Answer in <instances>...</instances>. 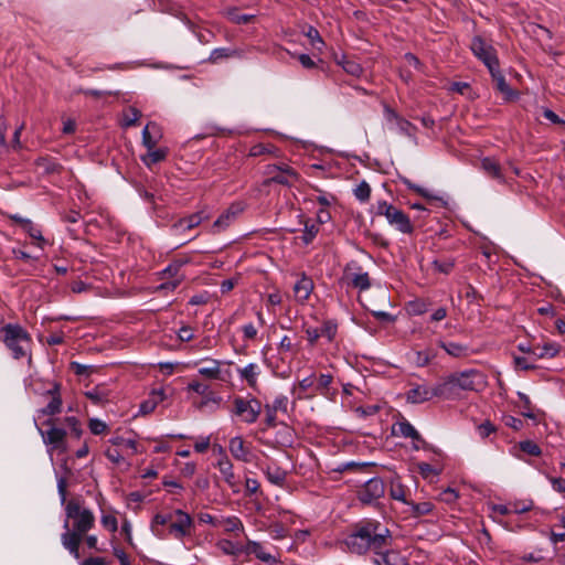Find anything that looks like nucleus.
Here are the masks:
<instances>
[{"instance_id": "obj_31", "label": "nucleus", "mask_w": 565, "mask_h": 565, "mask_svg": "<svg viewBox=\"0 0 565 565\" xmlns=\"http://www.w3.org/2000/svg\"><path fill=\"white\" fill-rule=\"evenodd\" d=\"M439 347L443 348L449 355L454 358H465L469 355L470 349L466 344H461L458 342L449 341V342H439Z\"/></svg>"}, {"instance_id": "obj_10", "label": "nucleus", "mask_w": 565, "mask_h": 565, "mask_svg": "<svg viewBox=\"0 0 565 565\" xmlns=\"http://www.w3.org/2000/svg\"><path fill=\"white\" fill-rule=\"evenodd\" d=\"M454 376L459 392L462 391H477L483 384V376L477 370H467L462 372L451 373Z\"/></svg>"}, {"instance_id": "obj_5", "label": "nucleus", "mask_w": 565, "mask_h": 565, "mask_svg": "<svg viewBox=\"0 0 565 565\" xmlns=\"http://www.w3.org/2000/svg\"><path fill=\"white\" fill-rule=\"evenodd\" d=\"M263 185L269 186L273 183L291 188L300 181V174L291 166L279 162L266 166Z\"/></svg>"}, {"instance_id": "obj_57", "label": "nucleus", "mask_w": 565, "mask_h": 565, "mask_svg": "<svg viewBox=\"0 0 565 565\" xmlns=\"http://www.w3.org/2000/svg\"><path fill=\"white\" fill-rule=\"evenodd\" d=\"M415 363L417 366H426L430 361L431 359L434 358L433 353L428 350L426 351H417L415 353Z\"/></svg>"}, {"instance_id": "obj_44", "label": "nucleus", "mask_w": 565, "mask_h": 565, "mask_svg": "<svg viewBox=\"0 0 565 565\" xmlns=\"http://www.w3.org/2000/svg\"><path fill=\"white\" fill-rule=\"evenodd\" d=\"M340 64L342 65L343 70L352 76L359 77L363 72L362 66L354 60L343 57Z\"/></svg>"}, {"instance_id": "obj_24", "label": "nucleus", "mask_w": 565, "mask_h": 565, "mask_svg": "<svg viewBox=\"0 0 565 565\" xmlns=\"http://www.w3.org/2000/svg\"><path fill=\"white\" fill-rule=\"evenodd\" d=\"M313 290V281L310 277L302 275L299 280L294 286V292L296 299L303 303L307 301Z\"/></svg>"}, {"instance_id": "obj_42", "label": "nucleus", "mask_w": 565, "mask_h": 565, "mask_svg": "<svg viewBox=\"0 0 565 565\" xmlns=\"http://www.w3.org/2000/svg\"><path fill=\"white\" fill-rule=\"evenodd\" d=\"M211 366H204L199 369V373L207 379L217 380L221 375L220 362L217 360H211Z\"/></svg>"}, {"instance_id": "obj_25", "label": "nucleus", "mask_w": 565, "mask_h": 565, "mask_svg": "<svg viewBox=\"0 0 565 565\" xmlns=\"http://www.w3.org/2000/svg\"><path fill=\"white\" fill-rule=\"evenodd\" d=\"M47 394L51 395L50 403L41 409L43 415H56L62 411V398L60 394V384L55 383L51 390L47 391Z\"/></svg>"}, {"instance_id": "obj_61", "label": "nucleus", "mask_w": 565, "mask_h": 565, "mask_svg": "<svg viewBox=\"0 0 565 565\" xmlns=\"http://www.w3.org/2000/svg\"><path fill=\"white\" fill-rule=\"evenodd\" d=\"M103 526L108 531L115 533L118 529V522L116 516L111 514H104L100 520Z\"/></svg>"}, {"instance_id": "obj_26", "label": "nucleus", "mask_w": 565, "mask_h": 565, "mask_svg": "<svg viewBox=\"0 0 565 565\" xmlns=\"http://www.w3.org/2000/svg\"><path fill=\"white\" fill-rule=\"evenodd\" d=\"M401 181L404 185L407 186L408 190L416 192L417 194L426 199L428 202H438L440 206L447 205V202L441 196L431 194L428 190L413 183L409 179L402 177Z\"/></svg>"}, {"instance_id": "obj_45", "label": "nucleus", "mask_w": 565, "mask_h": 565, "mask_svg": "<svg viewBox=\"0 0 565 565\" xmlns=\"http://www.w3.org/2000/svg\"><path fill=\"white\" fill-rule=\"evenodd\" d=\"M227 15L230 21L236 24H247L254 19V15L242 13L238 9L230 10Z\"/></svg>"}, {"instance_id": "obj_51", "label": "nucleus", "mask_w": 565, "mask_h": 565, "mask_svg": "<svg viewBox=\"0 0 565 565\" xmlns=\"http://www.w3.org/2000/svg\"><path fill=\"white\" fill-rule=\"evenodd\" d=\"M519 447L523 452L533 457H537L542 454L540 446L532 440L520 441Z\"/></svg>"}, {"instance_id": "obj_62", "label": "nucleus", "mask_w": 565, "mask_h": 565, "mask_svg": "<svg viewBox=\"0 0 565 565\" xmlns=\"http://www.w3.org/2000/svg\"><path fill=\"white\" fill-rule=\"evenodd\" d=\"M332 380L333 377L331 374H320L316 390L322 393L323 391L329 388L330 384L332 383Z\"/></svg>"}, {"instance_id": "obj_14", "label": "nucleus", "mask_w": 565, "mask_h": 565, "mask_svg": "<svg viewBox=\"0 0 565 565\" xmlns=\"http://www.w3.org/2000/svg\"><path fill=\"white\" fill-rule=\"evenodd\" d=\"M224 482L234 491H238L239 479L234 472V466L228 457L218 458L215 463Z\"/></svg>"}, {"instance_id": "obj_54", "label": "nucleus", "mask_w": 565, "mask_h": 565, "mask_svg": "<svg viewBox=\"0 0 565 565\" xmlns=\"http://www.w3.org/2000/svg\"><path fill=\"white\" fill-rule=\"evenodd\" d=\"M265 411V419L264 423L267 428L276 427L277 425V413L269 406V404H266L264 406Z\"/></svg>"}, {"instance_id": "obj_28", "label": "nucleus", "mask_w": 565, "mask_h": 565, "mask_svg": "<svg viewBox=\"0 0 565 565\" xmlns=\"http://www.w3.org/2000/svg\"><path fill=\"white\" fill-rule=\"evenodd\" d=\"M243 553L245 554H254L258 559L266 563H276L277 559L269 553L265 552L264 547L260 543L255 541H248L244 546Z\"/></svg>"}, {"instance_id": "obj_40", "label": "nucleus", "mask_w": 565, "mask_h": 565, "mask_svg": "<svg viewBox=\"0 0 565 565\" xmlns=\"http://www.w3.org/2000/svg\"><path fill=\"white\" fill-rule=\"evenodd\" d=\"M24 231L29 234L31 238L35 241L36 246L40 248H43L46 244V239L42 235V231L35 226L32 221L30 223H26V227Z\"/></svg>"}, {"instance_id": "obj_38", "label": "nucleus", "mask_w": 565, "mask_h": 565, "mask_svg": "<svg viewBox=\"0 0 565 565\" xmlns=\"http://www.w3.org/2000/svg\"><path fill=\"white\" fill-rule=\"evenodd\" d=\"M408 505H411L412 509V515L415 518L424 516L429 514L434 510V504L429 501L425 502H408Z\"/></svg>"}, {"instance_id": "obj_63", "label": "nucleus", "mask_w": 565, "mask_h": 565, "mask_svg": "<svg viewBox=\"0 0 565 565\" xmlns=\"http://www.w3.org/2000/svg\"><path fill=\"white\" fill-rule=\"evenodd\" d=\"M113 554L117 557L120 565H131L130 558L119 546H113Z\"/></svg>"}, {"instance_id": "obj_47", "label": "nucleus", "mask_w": 565, "mask_h": 565, "mask_svg": "<svg viewBox=\"0 0 565 565\" xmlns=\"http://www.w3.org/2000/svg\"><path fill=\"white\" fill-rule=\"evenodd\" d=\"M12 255L14 259L22 260L24 264L34 267L35 263L39 260V257L32 256L23 249L13 248Z\"/></svg>"}, {"instance_id": "obj_6", "label": "nucleus", "mask_w": 565, "mask_h": 565, "mask_svg": "<svg viewBox=\"0 0 565 565\" xmlns=\"http://www.w3.org/2000/svg\"><path fill=\"white\" fill-rule=\"evenodd\" d=\"M232 413L241 417L242 422L254 424L262 413V403L253 396L249 398L237 396L233 401Z\"/></svg>"}, {"instance_id": "obj_34", "label": "nucleus", "mask_w": 565, "mask_h": 565, "mask_svg": "<svg viewBox=\"0 0 565 565\" xmlns=\"http://www.w3.org/2000/svg\"><path fill=\"white\" fill-rule=\"evenodd\" d=\"M188 263L186 259H175L171 264H169L161 273L160 276L162 279H175L181 278L184 276L180 275V270L182 266H184Z\"/></svg>"}, {"instance_id": "obj_37", "label": "nucleus", "mask_w": 565, "mask_h": 565, "mask_svg": "<svg viewBox=\"0 0 565 565\" xmlns=\"http://www.w3.org/2000/svg\"><path fill=\"white\" fill-rule=\"evenodd\" d=\"M85 396L96 405H103L108 402L109 394L106 388L96 386L85 393Z\"/></svg>"}, {"instance_id": "obj_20", "label": "nucleus", "mask_w": 565, "mask_h": 565, "mask_svg": "<svg viewBox=\"0 0 565 565\" xmlns=\"http://www.w3.org/2000/svg\"><path fill=\"white\" fill-rule=\"evenodd\" d=\"M209 215L204 211L193 213L189 216L178 220L172 225V230L175 232L186 231L198 227L203 221L207 220Z\"/></svg>"}, {"instance_id": "obj_64", "label": "nucleus", "mask_w": 565, "mask_h": 565, "mask_svg": "<svg viewBox=\"0 0 565 565\" xmlns=\"http://www.w3.org/2000/svg\"><path fill=\"white\" fill-rule=\"evenodd\" d=\"M178 338L182 342H189L194 338L192 328L189 326H183L178 331Z\"/></svg>"}, {"instance_id": "obj_1", "label": "nucleus", "mask_w": 565, "mask_h": 565, "mask_svg": "<svg viewBox=\"0 0 565 565\" xmlns=\"http://www.w3.org/2000/svg\"><path fill=\"white\" fill-rule=\"evenodd\" d=\"M344 543L351 553L358 555L369 551L382 554L391 545V532L376 520H363L353 526Z\"/></svg>"}, {"instance_id": "obj_13", "label": "nucleus", "mask_w": 565, "mask_h": 565, "mask_svg": "<svg viewBox=\"0 0 565 565\" xmlns=\"http://www.w3.org/2000/svg\"><path fill=\"white\" fill-rule=\"evenodd\" d=\"M387 222L395 226L403 234H412L414 226L406 213L393 205V207L384 215Z\"/></svg>"}, {"instance_id": "obj_48", "label": "nucleus", "mask_w": 565, "mask_h": 565, "mask_svg": "<svg viewBox=\"0 0 565 565\" xmlns=\"http://www.w3.org/2000/svg\"><path fill=\"white\" fill-rule=\"evenodd\" d=\"M141 117V111L137 109L136 107H130L127 113L124 115V127H131L136 126L138 120Z\"/></svg>"}, {"instance_id": "obj_16", "label": "nucleus", "mask_w": 565, "mask_h": 565, "mask_svg": "<svg viewBox=\"0 0 565 565\" xmlns=\"http://www.w3.org/2000/svg\"><path fill=\"white\" fill-rule=\"evenodd\" d=\"M228 450L231 455L238 461L246 463L252 461L250 447L245 443V440L241 436H236L230 439Z\"/></svg>"}, {"instance_id": "obj_60", "label": "nucleus", "mask_w": 565, "mask_h": 565, "mask_svg": "<svg viewBox=\"0 0 565 565\" xmlns=\"http://www.w3.org/2000/svg\"><path fill=\"white\" fill-rule=\"evenodd\" d=\"M104 454L106 458L115 465H120L125 460L124 456L117 448H107Z\"/></svg>"}, {"instance_id": "obj_39", "label": "nucleus", "mask_w": 565, "mask_h": 565, "mask_svg": "<svg viewBox=\"0 0 565 565\" xmlns=\"http://www.w3.org/2000/svg\"><path fill=\"white\" fill-rule=\"evenodd\" d=\"M115 447H126L131 450V455H136L139 452L138 445L135 439L124 438L121 436L111 437L108 440Z\"/></svg>"}, {"instance_id": "obj_55", "label": "nucleus", "mask_w": 565, "mask_h": 565, "mask_svg": "<svg viewBox=\"0 0 565 565\" xmlns=\"http://www.w3.org/2000/svg\"><path fill=\"white\" fill-rule=\"evenodd\" d=\"M477 431L481 438H487L490 435L497 431V427L490 422L486 420L482 424L478 425Z\"/></svg>"}, {"instance_id": "obj_8", "label": "nucleus", "mask_w": 565, "mask_h": 565, "mask_svg": "<svg viewBox=\"0 0 565 565\" xmlns=\"http://www.w3.org/2000/svg\"><path fill=\"white\" fill-rule=\"evenodd\" d=\"M385 489L381 478H371L358 490V499L363 504L375 503L385 494Z\"/></svg>"}, {"instance_id": "obj_43", "label": "nucleus", "mask_w": 565, "mask_h": 565, "mask_svg": "<svg viewBox=\"0 0 565 565\" xmlns=\"http://www.w3.org/2000/svg\"><path fill=\"white\" fill-rule=\"evenodd\" d=\"M431 265L435 270L448 275L455 267V260L452 258L435 259Z\"/></svg>"}, {"instance_id": "obj_50", "label": "nucleus", "mask_w": 565, "mask_h": 565, "mask_svg": "<svg viewBox=\"0 0 565 565\" xmlns=\"http://www.w3.org/2000/svg\"><path fill=\"white\" fill-rule=\"evenodd\" d=\"M354 195L355 198L361 202H366L370 200L371 196V186L366 181H362L355 189H354Z\"/></svg>"}, {"instance_id": "obj_18", "label": "nucleus", "mask_w": 565, "mask_h": 565, "mask_svg": "<svg viewBox=\"0 0 565 565\" xmlns=\"http://www.w3.org/2000/svg\"><path fill=\"white\" fill-rule=\"evenodd\" d=\"M385 116L390 122H394L398 131L405 136L413 137L416 132V127L407 119L401 117L394 109L385 106Z\"/></svg>"}, {"instance_id": "obj_30", "label": "nucleus", "mask_w": 565, "mask_h": 565, "mask_svg": "<svg viewBox=\"0 0 565 565\" xmlns=\"http://www.w3.org/2000/svg\"><path fill=\"white\" fill-rule=\"evenodd\" d=\"M561 347L554 342H546L543 345H533V355L537 359L554 358L559 352Z\"/></svg>"}, {"instance_id": "obj_17", "label": "nucleus", "mask_w": 565, "mask_h": 565, "mask_svg": "<svg viewBox=\"0 0 565 565\" xmlns=\"http://www.w3.org/2000/svg\"><path fill=\"white\" fill-rule=\"evenodd\" d=\"M242 211H243V207L239 204H232L213 223V225H212L213 233H218V232L226 230Z\"/></svg>"}, {"instance_id": "obj_35", "label": "nucleus", "mask_w": 565, "mask_h": 565, "mask_svg": "<svg viewBox=\"0 0 565 565\" xmlns=\"http://www.w3.org/2000/svg\"><path fill=\"white\" fill-rule=\"evenodd\" d=\"M279 149L273 143H257L250 147L248 156L249 157H260L265 154H269L273 157L279 156Z\"/></svg>"}, {"instance_id": "obj_59", "label": "nucleus", "mask_w": 565, "mask_h": 565, "mask_svg": "<svg viewBox=\"0 0 565 565\" xmlns=\"http://www.w3.org/2000/svg\"><path fill=\"white\" fill-rule=\"evenodd\" d=\"M150 125L154 126V124H148L142 130V145L148 150H152L153 148H156V145H157V140L153 139L152 136L150 135V131H149Z\"/></svg>"}, {"instance_id": "obj_29", "label": "nucleus", "mask_w": 565, "mask_h": 565, "mask_svg": "<svg viewBox=\"0 0 565 565\" xmlns=\"http://www.w3.org/2000/svg\"><path fill=\"white\" fill-rule=\"evenodd\" d=\"M241 379L245 380L247 385L256 391L258 387L257 376L259 375V367L255 363H249L243 369L237 370Z\"/></svg>"}, {"instance_id": "obj_49", "label": "nucleus", "mask_w": 565, "mask_h": 565, "mask_svg": "<svg viewBox=\"0 0 565 565\" xmlns=\"http://www.w3.org/2000/svg\"><path fill=\"white\" fill-rule=\"evenodd\" d=\"M390 495L392 499L402 501L404 503H408L406 501V489L405 487L399 482H393L390 488Z\"/></svg>"}, {"instance_id": "obj_23", "label": "nucleus", "mask_w": 565, "mask_h": 565, "mask_svg": "<svg viewBox=\"0 0 565 565\" xmlns=\"http://www.w3.org/2000/svg\"><path fill=\"white\" fill-rule=\"evenodd\" d=\"M393 434L397 436H402L405 438H411L414 441H419L425 444V440L420 436V434L415 429V427L404 417L399 419L394 426H393Z\"/></svg>"}, {"instance_id": "obj_9", "label": "nucleus", "mask_w": 565, "mask_h": 565, "mask_svg": "<svg viewBox=\"0 0 565 565\" xmlns=\"http://www.w3.org/2000/svg\"><path fill=\"white\" fill-rule=\"evenodd\" d=\"M343 279L348 285L360 291L367 290L371 287V278L366 271H362V268L356 263L348 264L343 271Z\"/></svg>"}, {"instance_id": "obj_19", "label": "nucleus", "mask_w": 565, "mask_h": 565, "mask_svg": "<svg viewBox=\"0 0 565 565\" xmlns=\"http://www.w3.org/2000/svg\"><path fill=\"white\" fill-rule=\"evenodd\" d=\"M480 169L490 178L504 184L507 182L499 161L493 157H484L480 161Z\"/></svg>"}, {"instance_id": "obj_2", "label": "nucleus", "mask_w": 565, "mask_h": 565, "mask_svg": "<svg viewBox=\"0 0 565 565\" xmlns=\"http://www.w3.org/2000/svg\"><path fill=\"white\" fill-rule=\"evenodd\" d=\"M65 512L67 520L63 525L65 532L61 535V542L64 548L78 559L79 545L84 535L94 527L95 516L90 510L82 509L76 500H70L66 503Z\"/></svg>"}, {"instance_id": "obj_3", "label": "nucleus", "mask_w": 565, "mask_h": 565, "mask_svg": "<svg viewBox=\"0 0 565 565\" xmlns=\"http://www.w3.org/2000/svg\"><path fill=\"white\" fill-rule=\"evenodd\" d=\"M193 527V519L181 509L158 512L153 515L150 523V530L157 537L166 539L170 535L179 541L190 536Z\"/></svg>"}, {"instance_id": "obj_58", "label": "nucleus", "mask_w": 565, "mask_h": 565, "mask_svg": "<svg viewBox=\"0 0 565 565\" xmlns=\"http://www.w3.org/2000/svg\"><path fill=\"white\" fill-rule=\"evenodd\" d=\"M182 280H183V277H181V278H175V279H171V280H168V281H166V282L160 284V285L156 288V290H157L158 292H163V291H173V290H175V289L180 286V284L182 282Z\"/></svg>"}, {"instance_id": "obj_32", "label": "nucleus", "mask_w": 565, "mask_h": 565, "mask_svg": "<svg viewBox=\"0 0 565 565\" xmlns=\"http://www.w3.org/2000/svg\"><path fill=\"white\" fill-rule=\"evenodd\" d=\"M217 550H220L225 555L238 556L243 553L244 545L233 542L227 539H221L215 543Z\"/></svg>"}, {"instance_id": "obj_41", "label": "nucleus", "mask_w": 565, "mask_h": 565, "mask_svg": "<svg viewBox=\"0 0 565 565\" xmlns=\"http://www.w3.org/2000/svg\"><path fill=\"white\" fill-rule=\"evenodd\" d=\"M318 233L319 226L313 222L306 221L303 234L301 236L302 243L305 245H309L310 243H312Z\"/></svg>"}, {"instance_id": "obj_21", "label": "nucleus", "mask_w": 565, "mask_h": 565, "mask_svg": "<svg viewBox=\"0 0 565 565\" xmlns=\"http://www.w3.org/2000/svg\"><path fill=\"white\" fill-rule=\"evenodd\" d=\"M489 72L494 83L495 89L504 96L505 100H512L516 97L515 90H513L507 83L504 75L500 71V66H497L493 68V71Z\"/></svg>"}, {"instance_id": "obj_56", "label": "nucleus", "mask_w": 565, "mask_h": 565, "mask_svg": "<svg viewBox=\"0 0 565 565\" xmlns=\"http://www.w3.org/2000/svg\"><path fill=\"white\" fill-rule=\"evenodd\" d=\"M269 406L277 413H287L288 397L286 395H278Z\"/></svg>"}, {"instance_id": "obj_11", "label": "nucleus", "mask_w": 565, "mask_h": 565, "mask_svg": "<svg viewBox=\"0 0 565 565\" xmlns=\"http://www.w3.org/2000/svg\"><path fill=\"white\" fill-rule=\"evenodd\" d=\"M305 332L311 345L316 344L319 338H326L328 342H332L338 332V323L331 319L324 320L321 328H307Z\"/></svg>"}, {"instance_id": "obj_22", "label": "nucleus", "mask_w": 565, "mask_h": 565, "mask_svg": "<svg viewBox=\"0 0 565 565\" xmlns=\"http://www.w3.org/2000/svg\"><path fill=\"white\" fill-rule=\"evenodd\" d=\"M436 397L435 395V386L429 387L425 385H417L416 387L411 388L406 394V399L413 404H419Z\"/></svg>"}, {"instance_id": "obj_46", "label": "nucleus", "mask_w": 565, "mask_h": 565, "mask_svg": "<svg viewBox=\"0 0 565 565\" xmlns=\"http://www.w3.org/2000/svg\"><path fill=\"white\" fill-rule=\"evenodd\" d=\"M236 54H237L236 50H232L228 47H218L211 52L210 61L212 63H216L217 61H220L222 58L232 57V56H235Z\"/></svg>"}, {"instance_id": "obj_7", "label": "nucleus", "mask_w": 565, "mask_h": 565, "mask_svg": "<svg viewBox=\"0 0 565 565\" xmlns=\"http://www.w3.org/2000/svg\"><path fill=\"white\" fill-rule=\"evenodd\" d=\"M470 50L473 55L480 60L489 71L500 66L497 50L488 43L481 35H475L471 39Z\"/></svg>"}, {"instance_id": "obj_15", "label": "nucleus", "mask_w": 565, "mask_h": 565, "mask_svg": "<svg viewBox=\"0 0 565 565\" xmlns=\"http://www.w3.org/2000/svg\"><path fill=\"white\" fill-rule=\"evenodd\" d=\"M434 386L436 397L451 401L460 397L461 393L459 392L456 381L451 374L446 376L443 381Z\"/></svg>"}, {"instance_id": "obj_4", "label": "nucleus", "mask_w": 565, "mask_h": 565, "mask_svg": "<svg viewBox=\"0 0 565 565\" xmlns=\"http://www.w3.org/2000/svg\"><path fill=\"white\" fill-rule=\"evenodd\" d=\"M0 341L10 351L12 359H28L32 363V337L19 323H7L0 328Z\"/></svg>"}, {"instance_id": "obj_53", "label": "nucleus", "mask_w": 565, "mask_h": 565, "mask_svg": "<svg viewBox=\"0 0 565 565\" xmlns=\"http://www.w3.org/2000/svg\"><path fill=\"white\" fill-rule=\"evenodd\" d=\"M64 423L71 428L72 434L76 438H81L83 430L79 424V420L74 416H68L64 418Z\"/></svg>"}, {"instance_id": "obj_52", "label": "nucleus", "mask_w": 565, "mask_h": 565, "mask_svg": "<svg viewBox=\"0 0 565 565\" xmlns=\"http://www.w3.org/2000/svg\"><path fill=\"white\" fill-rule=\"evenodd\" d=\"M88 427L94 435H103L108 430L107 424L98 418H90L88 422Z\"/></svg>"}, {"instance_id": "obj_36", "label": "nucleus", "mask_w": 565, "mask_h": 565, "mask_svg": "<svg viewBox=\"0 0 565 565\" xmlns=\"http://www.w3.org/2000/svg\"><path fill=\"white\" fill-rule=\"evenodd\" d=\"M167 156H168L167 149H164V148L154 149L153 148L152 150H148V153L142 156L141 160L147 167H151L152 164H156L158 162L166 160Z\"/></svg>"}, {"instance_id": "obj_12", "label": "nucleus", "mask_w": 565, "mask_h": 565, "mask_svg": "<svg viewBox=\"0 0 565 565\" xmlns=\"http://www.w3.org/2000/svg\"><path fill=\"white\" fill-rule=\"evenodd\" d=\"M53 419H49L44 422V425L50 426V428L46 431H43L40 429V433L43 437V441L46 445H52L54 449L65 450V438H66V430L63 428L55 427Z\"/></svg>"}, {"instance_id": "obj_33", "label": "nucleus", "mask_w": 565, "mask_h": 565, "mask_svg": "<svg viewBox=\"0 0 565 565\" xmlns=\"http://www.w3.org/2000/svg\"><path fill=\"white\" fill-rule=\"evenodd\" d=\"M217 527H222L226 533H236L244 530V525L237 516H220Z\"/></svg>"}, {"instance_id": "obj_27", "label": "nucleus", "mask_w": 565, "mask_h": 565, "mask_svg": "<svg viewBox=\"0 0 565 565\" xmlns=\"http://www.w3.org/2000/svg\"><path fill=\"white\" fill-rule=\"evenodd\" d=\"M263 470L270 483L282 487L286 482L287 471L279 467L277 463L267 465V467Z\"/></svg>"}]
</instances>
